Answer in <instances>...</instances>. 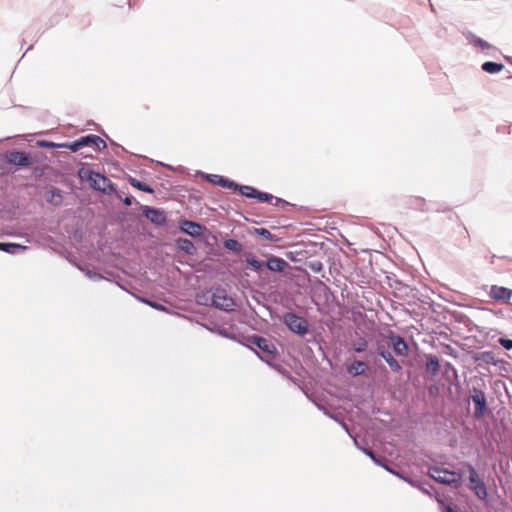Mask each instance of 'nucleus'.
<instances>
[{"mask_svg": "<svg viewBox=\"0 0 512 512\" xmlns=\"http://www.w3.org/2000/svg\"><path fill=\"white\" fill-rule=\"evenodd\" d=\"M178 246L181 250L185 251L188 254H193L195 251L193 243L188 239H179Z\"/></svg>", "mask_w": 512, "mask_h": 512, "instance_id": "24", "label": "nucleus"}, {"mask_svg": "<svg viewBox=\"0 0 512 512\" xmlns=\"http://www.w3.org/2000/svg\"><path fill=\"white\" fill-rule=\"evenodd\" d=\"M206 178L209 182H211L213 184H216V185H219V186H222L225 188H229V189H238V185L235 182L230 181L229 179L224 178L223 176L216 175V174H207Z\"/></svg>", "mask_w": 512, "mask_h": 512, "instance_id": "12", "label": "nucleus"}, {"mask_svg": "<svg viewBox=\"0 0 512 512\" xmlns=\"http://www.w3.org/2000/svg\"><path fill=\"white\" fill-rule=\"evenodd\" d=\"M26 250V246H22L20 244L16 243H3V247L1 251L10 253V254H16L19 252H22Z\"/></svg>", "mask_w": 512, "mask_h": 512, "instance_id": "22", "label": "nucleus"}, {"mask_svg": "<svg viewBox=\"0 0 512 512\" xmlns=\"http://www.w3.org/2000/svg\"><path fill=\"white\" fill-rule=\"evenodd\" d=\"M320 267H321V265H320V264H318V266H314V265H313V266H312V269H313L314 271H317V270H319V269H320Z\"/></svg>", "mask_w": 512, "mask_h": 512, "instance_id": "41", "label": "nucleus"}, {"mask_svg": "<svg viewBox=\"0 0 512 512\" xmlns=\"http://www.w3.org/2000/svg\"><path fill=\"white\" fill-rule=\"evenodd\" d=\"M471 490H473L476 494V496L481 499V500H485L487 498V489H486V486L484 484V482H477L476 485H470L469 486Z\"/></svg>", "mask_w": 512, "mask_h": 512, "instance_id": "19", "label": "nucleus"}, {"mask_svg": "<svg viewBox=\"0 0 512 512\" xmlns=\"http://www.w3.org/2000/svg\"><path fill=\"white\" fill-rule=\"evenodd\" d=\"M124 204L127 205V206H130L132 204V199L129 198V197H126L124 199Z\"/></svg>", "mask_w": 512, "mask_h": 512, "instance_id": "39", "label": "nucleus"}, {"mask_svg": "<svg viewBox=\"0 0 512 512\" xmlns=\"http://www.w3.org/2000/svg\"><path fill=\"white\" fill-rule=\"evenodd\" d=\"M92 146L96 147L97 150H101L106 147V143L103 139H101V142L93 141Z\"/></svg>", "mask_w": 512, "mask_h": 512, "instance_id": "34", "label": "nucleus"}, {"mask_svg": "<svg viewBox=\"0 0 512 512\" xmlns=\"http://www.w3.org/2000/svg\"><path fill=\"white\" fill-rule=\"evenodd\" d=\"M253 233L271 242L278 241V238L265 228H254Z\"/></svg>", "mask_w": 512, "mask_h": 512, "instance_id": "23", "label": "nucleus"}, {"mask_svg": "<svg viewBox=\"0 0 512 512\" xmlns=\"http://www.w3.org/2000/svg\"><path fill=\"white\" fill-rule=\"evenodd\" d=\"M38 144L42 147H48V148L60 147L59 145H57L53 142H47V141H40V142H38Z\"/></svg>", "mask_w": 512, "mask_h": 512, "instance_id": "36", "label": "nucleus"}, {"mask_svg": "<svg viewBox=\"0 0 512 512\" xmlns=\"http://www.w3.org/2000/svg\"><path fill=\"white\" fill-rule=\"evenodd\" d=\"M252 343L256 345L259 349L271 354L273 350L271 349L272 346L268 343V341L265 338L255 336L252 339Z\"/></svg>", "mask_w": 512, "mask_h": 512, "instance_id": "18", "label": "nucleus"}, {"mask_svg": "<svg viewBox=\"0 0 512 512\" xmlns=\"http://www.w3.org/2000/svg\"><path fill=\"white\" fill-rule=\"evenodd\" d=\"M79 175L81 178L88 180L91 186L96 190L108 192L112 189L111 181L100 173L81 169Z\"/></svg>", "mask_w": 512, "mask_h": 512, "instance_id": "2", "label": "nucleus"}, {"mask_svg": "<svg viewBox=\"0 0 512 512\" xmlns=\"http://www.w3.org/2000/svg\"><path fill=\"white\" fill-rule=\"evenodd\" d=\"M362 451L368 455L376 464H379V461L376 459L375 455L373 454V452L371 450H368V449H362Z\"/></svg>", "mask_w": 512, "mask_h": 512, "instance_id": "37", "label": "nucleus"}, {"mask_svg": "<svg viewBox=\"0 0 512 512\" xmlns=\"http://www.w3.org/2000/svg\"><path fill=\"white\" fill-rule=\"evenodd\" d=\"M481 359L483 361H485L486 363L492 362L493 361L492 353H490V352L483 353L482 356H481Z\"/></svg>", "mask_w": 512, "mask_h": 512, "instance_id": "35", "label": "nucleus"}, {"mask_svg": "<svg viewBox=\"0 0 512 512\" xmlns=\"http://www.w3.org/2000/svg\"><path fill=\"white\" fill-rule=\"evenodd\" d=\"M377 352L387 362L391 370L394 372H399L401 370V365L393 358L390 352L385 350L383 346L378 345Z\"/></svg>", "mask_w": 512, "mask_h": 512, "instance_id": "13", "label": "nucleus"}, {"mask_svg": "<svg viewBox=\"0 0 512 512\" xmlns=\"http://www.w3.org/2000/svg\"><path fill=\"white\" fill-rule=\"evenodd\" d=\"M212 305L216 308L230 311L234 308L235 302L230 296L227 295L225 290L217 289L212 295Z\"/></svg>", "mask_w": 512, "mask_h": 512, "instance_id": "4", "label": "nucleus"}, {"mask_svg": "<svg viewBox=\"0 0 512 512\" xmlns=\"http://www.w3.org/2000/svg\"><path fill=\"white\" fill-rule=\"evenodd\" d=\"M504 66L495 62H485L482 64V70L489 74H496L502 71Z\"/></svg>", "mask_w": 512, "mask_h": 512, "instance_id": "20", "label": "nucleus"}, {"mask_svg": "<svg viewBox=\"0 0 512 512\" xmlns=\"http://www.w3.org/2000/svg\"><path fill=\"white\" fill-rule=\"evenodd\" d=\"M426 369L432 375H435L439 370V360L434 355H429L427 358Z\"/></svg>", "mask_w": 512, "mask_h": 512, "instance_id": "21", "label": "nucleus"}, {"mask_svg": "<svg viewBox=\"0 0 512 512\" xmlns=\"http://www.w3.org/2000/svg\"><path fill=\"white\" fill-rule=\"evenodd\" d=\"M180 228L183 232L189 234L192 237H199L202 235L203 227L193 221L184 220L180 223Z\"/></svg>", "mask_w": 512, "mask_h": 512, "instance_id": "10", "label": "nucleus"}, {"mask_svg": "<svg viewBox=\"0 0 512 512\" xmlns=\"http://www.w3.org/2000/svg\"><path fill=\"white\" fill-rule=\"evenodd\" d=\"M499 343L502 347H504L507 350L512 349V340L507 338H500Z\"/></svg>", "mask_w": 512, "mask_h": 512, "instance_id": "33", "label": "nucleus"}, {"mask_svg": "<svg viewBox=\"0 0 512 512\" xmlns=\"http://www.w3.org/2000/svg\"><path fill=\"white\" fill-rule=\"evenodd\" d=\"M320 267H321V265H320V264H318V266H314V265H313V266H312V269H313L314 271H317V270H319V269H320Z\"/></svg>", "mask_w": 512, "mask_h": 512, "instance_id": "40", "label": "nucleus"}, {"mask_svg": "<svg viewBox=\"0 0 512 512\" xmlns=\"http://www.w3.org/2000/svg\"><path fill=\"white\" fill-rule=\"evenodd\" d=\"M142 302L148 304L149 306L157 309V310H160V311H166V308L161 305V304H158V303H155V302H151V301H148V300H143V299H140Z\"/></svg>", "mask_w": 512, "mask_h": 512, "instance_id": "32", "label": "nucleus"}, {"mask_svg": "<svg viewBox=\"0 0 512 512\" xmlns=\"http://www.w3.org/2000/svg\"><path fill=\"white\" fill-rule=\"evenodd\" d=\"M59 146L66 147V148L70 149L72 152H77L78 150H80L83 147L82 143L80 142L79 139L70 144H61Z\"/></svg>", "mask_w": 512, "mask_h": 512, "instance_id": "30", "label": "nucleus"}, {"mask_svg": "<svg viewBox=\"0 0 512 512\" xmlns=\"http://www.w3.org/2000/svg\"><path fill=\"white\" fill-rule=\"evenodd\" d=\"M143 214L152 223L161 225L166 221L165 214L162 210L151 208L148 206L143 207Z\"/></svg>", "mask_w": 512, "mask_h": 512, "instance_id": "9", "label": "nucleus"}, {"mask_svg": "<svg viewBox=\"0 0 512 512\" xmlns=\"http://www.w3.org/2000/svg\"><path fill=\"white\" fill-rule=\"evenodd\" d=\"M368 346V342L364 338H359L353 343V349L357 353L363 352Z\"/></svg>", "mask_w": 512, "mask_h": 512, "instance_id": "27", "label": "nucleus"}, {"mask_svg": "<svg viewBox=\"0 0 512 512\" xmlns=\"http://www.w3.org/2000/svg\"><path fill=\"white\" fill-rule=\"evenodd\" d=\"M489 295L497 301L508 302L512 296V290L506 287L493 285L490 288Z\"/></svg>", "mask_w": 512, "mask_h": 512, "instance_id": "8", "label": "nucleus"}, {"mask_svg": "<svg viewBox=\"0 0 512 512\" xmlns=\"http://www.w3.org/2000/svg\"><path fill=\"white\" fill-rule=\"evenodd\" d=\"M395 353L399 356H406L408 354V345L403 338L396 335L389 337Z\"/></svg>", "mask_w": 512, "mask_h": 512, "instance_id": "11", "label": "nucleus"}, {"mask_svg": "<svg viewBox=\"0 0 512 512\" xmlns=\"http://www.w3.org/2000/svg\"><path fill=\"white\" fill-rule=\"evenodd\" d=\"M224 247L236 253H239L242 250L241 244L235 239H227L224 242Z\"/></svg>", "mask_w": 512, "mask_h": 512, "instance_id": "25", "label": "nucleus"}, {"mask_svg": "<svg viewBox=\"0 0 512 512\" xmlns=\"http://www.w3.org/2000/svg\"><path fill=\"white\" fill-rule=\"evenodd\" d=\"M466 467H467V469H468V471H469V474H470V475H469L470 485H476V484H477V482H482V481L479 479L478 474H477V472H476L475 468H474L472 465L467 464V465H466Z\"/></svg>", "mask_w": 512, "mask_h": 512, "instance_id": "26", "label": "nucleus"}, {"mask_svg": "<svg viewBox=\"0 0 512 512\" xmlns=\"http://www.w3.org/2000/svg\"><path fill=\"white\" fill-rule=\"evenodd\" d=\"M284 323L292 332L298 335H305L308 332V322L294 313L285 314Z\"/></svg>", "mask_w": 512, "mask_h": 512, "instance_id": "3", "label": "nucleus"}, {"mask_svg": "<svg viewBox=\"0 0 512 512\" xmlns=\"http://www.w3.org/2000/svg\"><path fill=\"white\" fill-rule=\"evenodd\" d=\"M80 142L82 143V146H92L93 141H99L101 142V138L96 135H88L85 137H81Z\"/></svg>", "mask_w": 512, "mask_h": 512, "instance_id": "28", "label": "nucleus"}, {"mask_svg": "<svg viewBox=\"0 0 512 512\" xmlns=\"http://www.w3.org/2000/svg\"><path fill=\"white\" fill-rule=\"evenodd\" d=\"M6 161L9 164L20 166V167H29L31 165L30 157L24 152L20 151H12L6 155Z\"/></svg>", "mask_w": 512, "mask_h": 512, "instance_id": "6", "label": "nucleus"}, {"mask_svg": "<svg viewBox=\"0 0 512 512\" xmlns=\"http://www.w3.org/2000/svg\"><path fill=\"white\" fill-rule=\"evenodd\" d=\"M287 265L284 259L276 256H271L266 263L267 268L273 272H282Z\"/></svg>", "mask_w": 512, "mask_h": 512, "instance_id": "15", "label": "nucleus"}, {"mask_svg": "<svg viewBox=\"0 0 512 512\" xmlns=\"http://www.w3.org/2000/svg\"><path fill=\"white\" fill-rule=\"evenodd\" d=\"M240 193L247 198H256L260 202H270L272 199H275L276 202H281L282 200L279 198L273 197L271 194L264 193L256 190L251 186H238Z\"/></svg>", "mask_w": 512, "mask_h": 512, "instance_id": "5", "label": "nucleus"}, {"mask_svg": "<svg viewBox=\"0 0 512 512\" xmlns=\"http://www.w3.org/2000/svg\"><path fill=\"white\" fill-rule=\"evenodd\" d=\"M472 401L475 404V417L480 418L484 415L486 410V397L484 392L481 390L474 389L473 394L471 395Z\"/></svg>", "mask_w": 512, "mask_h": 512, "instance_id": "7", "label": "nucleus"}, {"mask_svg": "<svg viewBox=\"0 0 512 512\" xmlns=\"http://www.w3.org/2000/svg\"><path fill=\"white\" fill-rule=\"evenodd\" d=\"M367 369V364L363 361H355L350 366H348L347 371L350 375L358 376L365 372Z\"/></svg>", "mask_w": 512, "mask_h": 512, "instance_id": "17", "label": "nucleus"}, {"mask_svg": "<svg viewBox=\"0 0 512 512\" xmlns=\"http://www.w3.org/2000/svg\"><path fill=\"white\" fill-rule=\"evenodd\" d=\"M468 41L476 49L485 52L489 56L492 55V53L490 51L494 50V48L488 42L482 40L481 38L476 37L475 35H472L468 39Z\"/></svg>", "mask_w": 512, "mask_h": 512, "instance_id": "14", "label": "nucleus"}, {"mask_svg": "<svg viewBox=\"0 0 512 512\" xmlns=\"http://www.w3.org/2000/svg\"><path fill=\"white\" fill-rule=\"evenodd\" d=\"M2 247H3V243L0 242V250H2Z\"/></svg>", "mask_w": 512, "mask_h": 512, "instance_id": "42", "label": "nucleus"}, {"mask_svg": "<svg viewBox=\"0 0 512 512\" xmlns=\"http://www.w3.org/2000/svg\"><path fill=\"white\" fill-rule=\"evenodd\" d=\"M130 183L133 187L138 188L141 191L148 192V193L153 192L152 188L143 182L137 181L135 179H131Z\"/></svg>", "mask_w": 512, "mask_h": 512, "instance_id": "29", "label": "nucleus"}, {"mask_svg": "<svg viewBox=\"0 0 512 512\" xmlns=\"http://www.w3.org/2000/svg\"><path fill=\"white\" fill-rule=\"evenodd\" d=\"M385 469L387 471H389L390 473L400 477L401 479H403L404 481H406L407 483H409L410 485H412L413 487L415 488H418L420 491H422L423 493L431 496V493L428 489H426L420 482L418 481H415V480H412L410 478H407V477H404L403 475H401L400 473L398 472H395L393 471L392 469L388 468L387 466H385Z\"/></svg>", "mask_w": 512, "mask_h": 512, "instance_id": "16", "label": "nucleus"}, {"mask_svg": "<svg viewBox=\"0 0 512 512\" xmlns=\"http://www.w3.org/2000/svg\"><path fill=\"white\" fill-rule=\"evenodd\" d=\"M87 276L92 279H100L101 276L96 273L87 272Z\"/></svg>", "mask_w": 512, "mask_h": 512, "instance_id": "38", "label": "nucleus"}, {"mask_svg": "<svg viewBox=\"0 0 512 512\" xmlns=\"http://www.w3.org/2000/svg\"><path fill=\"white\" fill-rule=\"evenodd\" d=\"M428 475L435 481L445 485L458 484L463 476L461 472L450 471L439 466L430 467Z\"/></svg>", "mask_w": 512, "mask_h": 512, "instance_id": "1", "label": "nucleus"}, {"mask_svg": "<svg viewBox=\"0 0 512 512\" xmlns=\"http://www.w3.org/2000/svg\"><path fill=\"white\" fill-rule=\"evenodd\" d=\"M246 262L255 270L260 271L262 269V263L256 260L254 257H248Z\"/></svg>", "mask_w": 512, "mask_h": 512, "instance_id": "31", "label": "nucleus"}]
</instances>
